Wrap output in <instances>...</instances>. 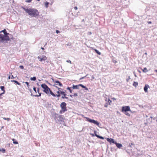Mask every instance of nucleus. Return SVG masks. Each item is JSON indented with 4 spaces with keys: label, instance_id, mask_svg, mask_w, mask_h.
<instances>
[{
    "label": "nucleus",
    "instance_id": "f257e3e1",
    "mask_svg": "<svg viewBox=\"0 0 157 157\" xmlns=\"http://www.w3.org/2000/svg\"><path fill=\"white\" fill-rule=\"evenodd\" d=\"M23 9L28 14L33 17H36L39 15V12L38 10L35 9H26L22 7Z\"/></svg>",
    "mask_w": 157,
    "mask_h": 157
},
{
    "label": "nucleus",
    "instance_id": "f03ea898",
    "mask_svg": "<svg viewBox=\"0 0 157 157\" xmlns=\"http://www.w3.org/2000/svg\"><path fill=\"white\" fill-rule=\"evenodd\" d=\"M52 116L54 118L56 122L57 123L61 124L64 121V118L63 116L54 113L52 114Z\"/></svg>",
    "mask_w": 157,
    "mask_h": 157
},
{
    "label": "nucleus",
    "instance_id": "7ed1b4c3",
    "mask_svg": "<svg viewBox=\"0 0 157 157\" xmlns=\"http://www.w3.org/2000/svg\"><path fill=\"white\" fill-rule=\"evenodd\" d=\"M66 103L65 102H63L61 103L60 106L61 108V110L59 111L60 114H62L67 111L66 106Z\"/></svg>",
    "mask_w": 157,
    "mask_h": 157
},
{
    "label": "nucleus",
    "instance_id": "20e7f679",
    "mask_svg": "<svg viewBox=\"0 0 157 157\" xmlns=\"http://www.w3.org/2000/svg\"><path fill=\"white\" fill-rule=\"evenodd\" d=\"M42 88L44 89L43 91L46 94L49 93V91L50 90V89L45 83L41 85Z\"/></svg>",
    "mask_w": 157,
    "mask_h": 157
},
{
    "label": "nucleus",
    "instance_id": "39448f33",
    "mask_svg": "<svg viewBox=\"0 0 157 157\" xmlns=\"http://www.w3.org/2000/svg\"><path fill=\"white\" fill-rule=\"evenodd\" d=\"M85 118L86 119V121H87L89 122L90 123H93L97 125L98 126H99V123L97 121H96L94 120L90 119V118L87 117H85Z\"/></svg>",
    "mask_w": 157,
    "mask_h": 157
},
{
    "label": "nucleus",
    "instance_id": "423d86ee",
    "mask_svg": "<svg viewBox=\"0 0 157 157\" xmlns=\"http://www.w3.org/2000/svg\"><path fill=\"white\" fill-rule=\"evenodd\" d=\"M127 111H130L132 112L131 110H130V107L128 106H123L122 107V112L124 113L126 112Z\"/></svg>",
    "mask_w": 157,
    "mask_h": 157
},
{
    "label": "nucleus",
    "instance_id": "0eeeda50",
    "mask_svg": "<svg viewBox=\"0 0 157 157\" xmlns=\"http://www.w3.org/2000/svg\"><path fill=\"white\" fill-rule=\"evenodd\" d=\"M6 37L2 34H0V39L1 40V42L2 41H6L7 42L10 40V38L8 37L6 38Z\"/></svg>",
    "mask_w": 157,
    "mask_h": 157
},
{
    "label": "nucleus",
    "instance_id": "6e6552de",
    "mask_svg": "<svg viewBox=\"0 0 157 157\" xmlns=\"http://www.w3.org/2000/svg\"><path fill=\"white\" fill-rule=\"evenodd\" d=\"M37 58L40 61L42 62L46 60L47 59V58L45 56L43 55L41 56H38L37 57Z\"/></svg>",
    "mask_w": 157,
    "mask_h": 157
},
{
    "label": "nucleus",
    "instance_id": "1a4fd4ad",
    "mask_svg": "<svg viewBox=\"0 0 157 157\" xmlns=\"http://www.w3.org/2000/svg\"><path fill=\"white\" fill-rule=\"evenodd\" d=\"M3 33L4 34V35L3 36H5V37H6V38L7 37L10 38L9 36H8V35H9V33L7 32L6 29H4L3 30H2L0 31V33Z\"/></svg>",
    "mask_w": 157,
    "mask_h": 157
},
{
    "label": "nucleus",
    "instance_id": "9d476101",
    "mask_svg": "<svg viewBox=\"0 0 157 157\" xmlns=\"http://www.w3.org/2000/svg\"><path fill=\"white\" fill-rule=\"evenodd\" d=\"M107 141L109 142L110 144L111 143L115 144L116 142V141H114V139L112 138H107Z\"/></svg>",
    "mask_w": 157,
    "mask_h": 157
},
{
    "label": "nucleus",
    "instance_id": "9b49d317",
    "mask_svg": "<svg viewBox=\"0 0 157 157\" xmlns=\"http://www.w3.org/2000/svg\"><path fill=\"white\" fill-rule=\"evenodd\" d=\"M54 82L55 83V84H56V85H59V86H62L63 85L62 83L58 80L56 81H55Z\"/></svg>",
    "mask_w": 157,
    "mask_h": 157
},
{
    "label": "nucleus",
    "instance_id": "f8f14e48",
    "mask_svg": "<svg viewBox=\"0 0 157 157\" xmlns=\"http://www.w3.org/2000/svg\"><path fill=\"white\" fill-rule=\"evenodd\" d=\"M114 144L116 145V146L119 148H120L122 146L121 144L118 143L116 141Z\"/></svg>",
    "mask_w": 157,
    "mask_h": 157
},
{
    "label": "nucleus",
    "instance_id": "ddd939ff",
    "mask_svg": "<svg viewBox=\"0 0 157 157\" xmlns=\"http://www.w3.org/2000/svg\"><path fill=\"white\" fill-rule=\"evenodd\" d=\"M149 88V86L148 85L146 84L145 85L144 87V91L145 92H147V89L148 88Z\"/></svg>",
    "mask_w": 157,
    "mask_h": 157
},
{
    "label": "nucleus",
    "instance_id": "4468645a",
    "mask_svg": "<svg viewBox=\"0 0 157 157\" xmlns=\"http://www.w3.org/2000/svg\"><path fill=\"white\" fill-rule=\"evenodd\" d=\"M61 94L63 95V96H62V98L63 99H64V98L67 99L68 98L67 97H66V94H65V93L64 92H62Z\"/></svg>",
    "mask_w": 157,
    "mask_h": 157
},
{
    "label": "nucleus",
    "instance_id": "2eb2a0df",
    "mask_svg": "<svg viewBox=\"0 0 157 157\" xmlns=\"http://www.w3.org/2000/svg\"><path fill=\"white\" fill-rule=\"evenodd\" d=\"M72 86H73L72 87V89H79V84L78 85H75L73 84Z\"/></svg>",
    "mask_w": 157,
    "mask_h": 157
},
{
    "label": "nucleus",
    "instance_id": "dca6fc26",
    "mask_svg": "<svg viewBox=\"0 0 157 157\" xmlns=\"http://www.w3.org/2000/svg\"><path fill=\"white\" fill-rule=\"evenodd\" d=\"M79 86H81L82 88H84L85 90H88V89L87 87H86V86L83 85L82 84H79Z\"/></svg>",
    "mask_w": 157,
    "mask_h": 157
},
{
    "label": "nucleus",
    "instance_id": "f3484780",
    "mask_svg": "<svg viewBox=\"0 0 157 157\" xmlns=\"http://www.w3.org/2000/svg\"><path fill=\"white\" fill-rule=\"evenodd\" d=\"M39 93V95H34L31 94V95L33 96H34V97H40L41 95V93Z\"/></svg>",
    "mask_w": 157,
    "mask_h": 157
},
{
    "label": "nucleus",
    "instance_id": "a211bd4d",
    "mask_svg": "<svg viewBox=\"0 0 157 157\" xmlns=\"http://www.w3.org/2000/svg\"><path fill=\"white\" fill-rule=\"evenodd\" d=\"M12 82H13L19 85H21V84L16 80H11Z\"/></svg>",
    "mask_w": 157,
    "mask_h": 157
},
{
    "label": "nucleus",
    "instance_id": "6ab92c4d",
    "mask_svg": "<svg viewBox=\"0 0 157 157\" xmlns=\"http://www.w3.org/2000/svg\"><path fill=\"white\" fill-rule=\"evenodd\" d=\"M133 85L135 87H136L138 85V82L134 81L133 84Z\"/></svg>",
    "mask_w": 157,
    "mask_h": 157
},
{
    "label": "nucleus",
    "instance_id": "aec40b11",
    "mask_svg": "<svg viewBox=\"0 0 157 157\" xmlns=\"http://www.w3.org/2000/svg\"><path fill=\"white\" fill-rule=\"evenodd\" d=\"M49 92L50 93V94L52 95L53 96L55 97L56 96V95H55L50 89V90H49Z\"/></svg>",
    "mask_w": 157,
    "mask_h": 157
},
{
    "label": "nucleus",
    "instance_id": "412c9836",
    "mask_svg": "<svg viewBox=\"0 0 157 157\" xmlns=\"http://www.w3.org/2000/svg\"><path fill=\"white\" fill-rule=\"evenodd\" d=\"M96 136L98 138L101 139L102 140H104V137L98 135H96Z\"/></svg>",
    "mask_w": 157,
    "mask_h": 157
},
{
    "label": "nucleus",
    "instance_id": "4be33fe9",
    "mask_svg": "<svg viewBox=\"0 0 157 157\" xmlns=\"http://www.w3.org/2000/svg\"><path fill=\"white\" fill-rule=\"evenodd\" d=\"M94 51L96 52L98 54V55H100L101 54V53L100 52H99L98 50L96 49H94Z\"/></svg>",
    "mask_w": 157,
    "mask_h": 157
},
{
    "label": "nucleus",
    "instance_id": "5701e85b",
    "mask_svg": "<svg viewBox=\"0 0 157 157\" xmlns=\"http://www.w3.org/2000/svg\"><path fill=\"white\" fill-rule=\"evenodd\" d=\"M0 88H1V90L3 91V92H5V87L4 86H1Z\"/></svg>",
    "mask_w": 157,
    "mask_h": 157
},
{
    "label": "nucleus",
    "instance_id": "b1692460",
    "mask_svg": "<svg viewBox=\"0 0 157 157\" xmlns=\"http://www.w3.org/2000/svg\"><path fill=\"white\" fill-rule=\"evenodd\" d=\"M71 89H72V87H67V90H69L70 92V93H71L72 92V90H71Z\"/></svg>",
    "mask_w": 157,
    "mask_h": 157
},
{
    "label": "nucleus",
    "instance_id": "393cba45",
    "mask_svg": "<svg viewBox=\"0 0 157 157\" xmlns=\"http://www.w3.org/2000/svg\"><path fill=\"white\" fill-rule=\"evenodd\" d=\"M36 79V77H31L30 78V80L32 81H35Z\"/></svg>",
    "mask_w": 157,
    "mask_h": 157
},
{
    "label": "nucleus",
    "instance_id": "a878e982",
    "mask_svg": "<svg viewBox=\"0 0 157 157\" xmlns=\"http://www.w3.org/2000/svg\"><path fill=\"white\" fill-rule=\"evenodd\" d=\"M49 2H45V6L46 8H47L48 7V5H49Z\"/></svg>",
    "mask_w": 157,
    "mask_h": 157
},
{
    "label": "nucleus",
    "instance_id": "bb28decb",
    "mask_svg": "<svg viewBox=\"0 0 157 157\" xmlns=\"http://www.w3.org/2000/svg\"><path fill=\"white\" fill-rule=\"evenodd\" d=\"M12 140L13 141V143L14 144H18V143L17 141H14L15 139H12Z\"/></svg>",
    "mask_w": 157,
    "mask_h": 157
},
{
    "label": "nucleus",
    "instance_id": "cd10ccee",
    "mask_svg": "<svg viewBox=\"0 0 157 157\" xmlns=\"http://www.w3.org/2000/svg\"><path fill=\"white\" fill-rule=\"evenodd\" d=\"M143 71L144 72H146L147 71V69L146 67L144 68V69L143 70Z\"/></svg>",
    "mask_w": 157,
    "mask_h": 157
},
{
    "label": "nucleus",
    "instance_id": "c85d7f7f",
    "mask_svg": "<svg viewBox=\"0 0 157 157\" xmlns=\"http://www.w3.org/2000/svg\"><path fill=\"white\" fill-rule=\"evenodd\" d=\"M126 115L128 116H130V115L129 113H128L126 112H124V113Z\"/></svg>",
    "mask_w": 157,
    "mask_h": 157
},
{
    "label": "nucleus",
    "instance_id": "c756f323",
    "mask_svg": "<svg viewBox=\"0 0 157 157\" xmlns=\"http://www.w3.org/2000/svg\"><path fill=\"white\" fill-rule=\"evenodd\" d=\"M56 84H54V85H53V86H55V87H56V88H57L58 89V90L59 91L60 90V89H61V88H59L58 87H57V86H56Z\"/></svg>",
    "mask_w": 157,
    "mask_h": 157
},
{
    "label": "nucleus",
    "instance_id": "7c9ffc66",
    "mask_svg": "<svg viewBox=\"0 0 157 157\" xmlns=\"http://www.w3.org/2000/svg\"><path fill=\"white\" fill-rule=\"evenodd\" d=\"M25 83L27 85V87L29 88V86H30V85H29V82H25Z\"/></svg>",
    "mask_w": 157,
    "mask_h": 157
},
{
    "label": "nucleus",
    "instance_id": "2f4dec72",
    "mask_svg": "<svg viewBox=\"0 0 157 157\" xmlns=\"http://www.w3.org/2000/svg\"><path fill=\"white\" fill-rule=\"evenodd\" d=\"M73 97H77L78 96V94L77 93H75L73 95Z\"/></svg>",
    "mask_w": 157,
    "mask_h": 157
},
{
    "label": "nucleus",
    "instance_id": "473e14b6",
    "mask_svg": "<svg viewBox=\"0 0 157 157\" xmlns=\"http://www.w3.org/2000/svg\"><path fill=\"white\" fill-rule=\"evenodd\" d=\"M108 103H105L104 105V107L106 108H107L108 107Z\"/></svg>",
    "mask_w": 157,
    "mask_h": 157
},
{
    "label": "nucleus",
    "instance_id": "72a5a7b5",
    "mask_svg": "<svg viewBox=\"0 0 157 157\" xmlns=\"http://www.w3.org/2000/svg\"><path fill=\"white\" fill-rule=\"evenodd\" d=\"M3 118L5 120H7L8 121L10 120V118H6L5 117H3Z\"/></svg>",
    "mask_w": 157,
    "mask_h": 157
},
{
    "label": "nucleus",
    "instance_id": "f704fd0d",
    "mask_svg": "<svg viewBox=\"0 0 157 157\" xmlns=\"http://www.w3.org/2000/svg\"><path fill=\"white\" fill-rule=\"evenodd\" d=\"M32 1V0H27L25 1V2H26L29 3L31 2Z\"/></svg>",
    "mask_w": 157,
    "mask_h": 157
},
{
    "label": "nucleus",
    "instance_id": "c9c22d12",
    "mask_svg": "<svg viewBox=\"0 0 157 157\" xmlns=\"http://www.w3.org/2000/svg\"><path fill=\"white\" fill-rule=\"evenodd\" d=\"M130 79V77L129 76H128V78L126 79L127 82H128Z\"/></svg>",
    "mask_w": 157,
    "mask_h": 157
},
{
    "label": "nucleus",
    "instance_id": "e433bc0d",
    "mask_svg": "<svg viewBox=\"0 0 157 157\" xmlns=\"http://www.w3.org/2000/svg\"><path fill=\"white\" fill-rule=\"evenodd\" d=\"M108 102L109 105H110V104L112 102V101L110 99H109L108 100Z\"/></svg>",
    "mask_w": 157,
    "mask_h": 157
},
{
    "label": "nucleus",
    "instance_id": "4c0bfd02",
    "mask_svg": "<svg viewBox=\"0 0 157 157\" xmlns=\"http://www.w3.org/2000/svg\"><path fill=\"white\" fill-rule=\"evenodd\" d=\"M33 90L35 92V93H36V88L35 87H34L33 88Z\"/></svg>",
    "mask_w": 157,
    "mask_h": 157
},
{
    "label": "nucleus",
    "instance_id": "58836bf2",
    "mask_svg": "<svg viewBox=\"0 0 157 157\" xmlns=\"http://www.w3.org/2000/svg\"><path fill=\"white\" fill-rule=\"evenodd\" d=\"M66 61L67 62L70 63H71V61L70 60H67Z\"/></svg>",
    "mask_w": 157,
    "mask_h": 157
},
{
    "label": "nucleus",
    "instance_id": "ea45409f",
    "mask_svg": "<svg viewBox=\"0 0 157 157\" xmlns=\"http://www.w3.org/2000/svg\"><path fill=\"white\" fill-rule=\"evenodd\" d=\"M60 94H57L56 95V96L58 98L59 97H60Z\"/></svg>",
    "mask_w": 157,
    "mask_h": 157
},
{
    "label": "nucleus",
    "instance_id": "a19ab883",
    "mask_svg": "<svg viewBox=\"0 0 157 157\" xmlns=\"http://www.w3.org/2000/svg\"><path fill=\"white\" fill-rule=\"evenodd\" d=\"M19 67L22 69H23L24 68L23 66L22 65L20 66H19Z\"/></svg>",
    "mask_w": 157,
    "mask_h": 157
},
{
    "label": "nucleus",
    "instance_id": "79ce46f5",
    "mask_svg": "<svg viewBox=\"0 0 157 157\" xmlns=\"http://www.w3.org/2000/svg\"><path fill=\"white\" fill-rule=\"evenodd\" d=\"M60 31H59V30H56V33H57V34H58L59 33H60Z\"/></svg>",
    "mask_w": 157,
    "mask_h": 157
},
{
    "label": "nucleus",
    "instance_id": "37998d69",
    "mask_svg": "<svg viewBox=\"0 0 157 157\" xmlns=\"http://www.w3.org/2000/svg\"><path fill=\"white\" fill-rule=\"evenodd\" d=\"M74 9L75 10H77L78 9V8L77 6H75L74 7Z\"/></svg>",
    "mask_w": 157,
    "mask_h": 157
},
{
    "label": "nucleus",
    "instance_id": "c03bdc74",
    "mask_svg": "<svg viewBox=\"0 0 157 157\" xmlns=\"http://www.w3.org/2000/svg\"><path fill=\"white\" fill-rule=\"evenodd\" d=\"M94 134H95V136H96V135H98L96 133V131H94Z\"/></svg>",
    "mask_w": 157,
    "mask_h": 157
},
{
    "label": "nucleus",
    "instance_id": "a18cd8bd",
    "mask_svg": "<svg viewBox=\"0 0 157 157\" xmlns=\"http://www.w3.org/2000/svg\"><path fill=\"white\" fill-rule=\"evenodd\" d=\"M4 94H5L4 92H2L1 93H0V96H1V95H2Z\"/></svg>",
    "mask_w": 157,
    "mask_h": 157
},
{
    "label": "nucleus",
    "instance_id": "49530a36",
    "mask_svg": "<svg viewBox=\"0 0 157 157\" xmlns=\"http://www.w3.org/2000/svg\"><path fill=\"white\" fill-rule=\"evenodd\" d=\"M39 90H40V89L39 88H38L37 89V92L38 93H40L39 92Z\"/></svg>",
    "mask_w": 157,
    "mask_h": 157
},
{
    "label": "nucleus",
    "instance_id": "de8ad7c7",
    "mask_svg": "<svg viewBox=\"0 0 157 157\" xmlns=\"http://www.w3.org/2000/svg\"><path fill=\"white\" fill-rule=\"evenodd\" d=\"M85 77V76H84V77H82V78H80V80L82 79H83Z\"/></svg>",
    "mask_w": 157,
    "mask_h": 157
},
{
    "label": "nucleus",
    "instance_id": "09e8293b",
    "mask_svg": "<svg viewBox=\"0 0 157 157\" xmlns=\"http://www.w3.org/2000/svg\"><path fill=\"white\" fill-rule=\"evenodd\" d=\"M147 22L148 24H151L152 23L151 22V21H148Z\"/></svg>",
    "mask_w": 157,
    "mask_h": 157
},
{
    "label": "nucleus",
    "instance_id": "8fccbe9b",
    "mask_svg": "<svg viewBox=\"0 0 157 157\" xmlns=\"http://www.w3.org/2000/svg\"><path fill=\"white\" fill-rule=\"evenodd\" d=\"M112 99L113 100H116V99L115 98H112Z\"/></svg>",
    "mask_w": 157,
    "mask_h": 157
},
{
    "label": "nucleus",
    "instance_id": "3c124183",
    "mask_svg": "<svg viewBox=\"0 0 157 157\" xmlns=\"http://www.w3.org/2000/svg\"><path fill=\"white\" fill-rule=\"evenodd\" d=\"M2 151L4 152L5 151V150L4 149H2Z\"/></svg>",
    "mask_w": 157,
    "mask_h": 157
},
{
    "label": "nucleus",
    "instance_id": "603ef678",
    "mask_svg": "<svg viewBox=\"0 0 157 157\" xmlns=\"http://www.w3.org/2000/svg\"><path fill=\"white\" fill-rule=\"evenodd\" d=\"M133 74H134V76L136 77H137V76L136 75V74L135 73V72H133Z\"/></svg>",
    "mask_w": 157,
    "mask_h": 157
},
{
    "label": "nucleus",
    "instance_id": "864d4df0",
    "mask_svg": "<svg viewBox=\"0 0 157 157\" xmlns=\"http://www.w3.org/2000/svg\"><path fill=\"white\" fill-rule=\"evenodd\" d=\"M129 145L130 146H131V145H133L134 144L133 143H131L130 144H129Z\"/></svg>",
    "mask_w": 157,
    "mask_h": 157
},
{
    "label": "nucleus",
    "instance_id": "5fc2aeb1",
    "mask_svg": "<svg viewBox=\"0 0 157 157\" xmlns=\"http://www.w3.org/2000/svg\"><path fill=\"white\" fill-rule=\"evenodd\" d=\"M57 93L58 94H60V92L59 91H58L57 92Z\"/></svg>",
    "mask_w": 157,
    "mask_h": 157
},
{
    "label": "nucleus",
    "instance_id": "6e6d98bb",
    "mask_svg": "<svg viewBox=\"0 0 157 157\" xmlns=\"http://www.w3.org/2000/svg\"><path fill=\"white\" fill-rule=\"evenodd\" d=\"M14 78V77L13 75H12L11 76V78L12 79V78Z\"/></svg>",
    "mask_w": 157,
    "mask_h": 157
},
{
    "label": "nucleus",
    "instance_id": "4d7b16f0",
    "mask_svg": "<svg viewBox=\"0 0 157 157\" xmlns=\"http://www.w3.org/2000/svg\"><path fill=\"white\" fill-rule=\"evenodd\" d=\"M59 92H60V94H61V92H63L64 91H62L60 90V91H59Z\"/></svg>",
    "mask_w": 157,
    "mask_h": 157
},
{
    "label": "nucleus",
    "instance_id": "13d9d810",
    "mask_svg": "<svg viewBox=\"0 0 157 157\" xmlns=\"http://www.w3.org/2000/svg\"><path fill=\"white\" fill-rule=\"evenodd\" d=\"M70 96L71 98L73 97V95H70Z\"/></svg>",
    "mask_w": 157,
    "mask_h": 157
},
{
    "label": "nucleus",
    "instance_id": "bf43d9fd",
    "mask_svg": "<svg viewBox=\"0 0 157 157\" xmlns=\"http://www.w3.org/2000/svg\"><path fill=\"white\" fill-rule=\"evenodd\" d=\"M41 49L42 50H44V48H43V47H41Z\"/></svg>",
    "mask_w": 157,
    "mask_h": 157
},
{
    "label": "nucleus",
    "instance_id": "052dcab7",
    "mask_svg": "<svg viewBox=\"0 0 157 157\" xmlns=\"http://www.w3.org/2000/svg\"><path fill=\"white\" fill-rule=\"evenodd\" d=\"M92 78L93 79H94V77L93 76H92Z\"/></svg>",
    "mask_w": 157,
    "mask_h": 157
},
{
    "label": "nucleus",
    "instance_id": "680f3d73",
    "mask_svg": "<svg viewBox=\"0 0 157 157\" xmlns=\"http://www.w3.org/2000/svg\"><path fill=\"white\" fill-rule=\"evenodd\" d=\"M84 21V19H82V22H83Z\"/></svg>",
    "mask_w": 157,
    "mask_h": 157
},
{
    "label": "nucleus",
    "instance_id": "e2e57ef3",
    "mask_svg": "<svg viewBox=\"0 0 157 157\" xmlns=\"http://www.w3.org/2000/svg\"><path fill=\"white\" fill-rule=\"evenodd\" d=\"M38 144H36V146H38Z\"/></svg>",
    "mask_w": 157,
    "mask_h": 157
},
{
    "label": "nucleus",
    "instance_id": "0e129e2a",
    "mask_svg": "<svg viewBox=\"0 0 157 157\" xmlns=\"http://www.w3.org/2000/svg\"><path fill=\"white\" fill-rule=\"evenodd\" d=\"M38 144H36V146H38Z\"/></svg>",
    "mask_w": 157,
    "mask_h": 157
},
{
    "label": "nucleus",
    "instance_id": "69168bd1",
    "mask_svg": "<svg viewBox=\"0 0 157 157\" xmlns=\"http://www.w3.org/2000/svg\"><path fill=\"white\" fill-rule=\"evenodd\" d=\"M105 101H107V98H106L105 99Z\"/></svg>",
    "mask_w": 157,
    "mask_h": 157
},
{
    "label": "nucleus",
    "instance_id": "338daca9",
    "mask_svg": "<svg viewBox=\"0 0 157 157\" xmlns=\"http://www.w3.org/2000/svg\"><path fill=\"white\" fill-rule=\"evenodd\" d=\"M8 78L9 79H10V76H9V77H8Z\"/></svg>",
    "mask_w": 157,
    "mask_h": 157
},
{
    "label": "nucleus",
    "instance_id": "774afa93",
    "mask_svg": "<svg viewBox=\"0 0 157 157\" xmlns=\"http://www.w3.org/2000/svg\"><path fill=\"white\" fill-rule=\"evenodd\" d=\"M89 34H91V32H89Z\"/></svg>",
    "mask_w": 157,
    "mask_h": 157
}]
</instances>
